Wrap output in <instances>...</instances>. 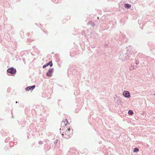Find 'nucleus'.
<instances>
[{
    "mask_svg": "<svg viewBox=\"0 0 155 155\" xmlns=\"http://www.w3.org/2000/svg\"><path fill=\"white\" fill-rule=\"evenodd\" d=\"M139 151V149L135 147L133 151L134 152H137Z\"/></svg>",
    "mask_w": 155,
    "mask_h": 155,
    "instance_id": "12",
    "label": "nucleus"
},
{
    "mask_svg": "<svg viewBox=\"0 0 155 155\" xmlns=\"http://www.w3.org/2000/svg\"><path fill=\"white\" fill-rule=\"evenodd\" d=\"M133 112L131 110H129L128 111V114L129 115H132L133 114Z\"/></svg>",
    "mask_w": 155,
    "mask_h": 155,
    "instance_id": "11",
    "label": "nucleus"
},
{
    "mask_svg": "<svg viewBox=\"0 0 155 155\" xmlns=\"http://www.w3.org/2000/svg\"><path fill=\"white\" fill-rule=\"evenodd\" d=\"M134 67L132 66L131 68H130V70L132 71L134 69Z\"/></svg>",
    "mask_w": 155,
    "mask_h": 155,
    "instance_id": "15",
    "label": "nucleus"
},
{
    "mask_svg": "<svg viewBox=\"0 0 155 155\" xmlns=\"http://www.w3.org/2000/svg\"><path fill=\"white\" fill-rule=\"evenodd\" d=\"M70 131V128L66 129V131L65 133V138L68 139L71 137L72 136V132L71 133L69 132Z\"/></svg>",
    "mask_w": 155,
    "mask_h": 155,
    "instance_id": "3",
    "label": "nucleus"
},
{
    "mask_svg": "<svg viewBox=\"0 0 155 155\" xmlns=\"http://www.w3.org/2000/svg\"><path fill=\"white\" fill-rule=\"evenodd\" d=\"M62 136H64V134H62Z\"/></svg>",
    "mask_w": 155,
    "mask_h": 155,
    "instance_id": "21",
    "label": "nucleus"
},
{
    "mask_svg": "<svg viewBox=\"0 0 155 155\" xmlns=\"http://www.w3.org/2000/svg\"><path fill=\"white\" fill-rule=\"evenodd\" d=\"M124 7L126 8L129 9L131 8V5L129 4L126 3L124 4Z\"/></svg>",
    "mask_w": 155,
    "mask_h": 155,
    "instance_id": "8",
    "label": "nucleus"
},
{
    "mask_svg": "<svg viewBox=\"0 0 155 155\" xmlns=\"http://www.w3.org/2000/svg\"><path fill=\"white\" fill-rule=\"evenodd\" d=\"M35 86L34 85L32 86H30V90L32 91L35 87Z\"/></svg>",
    "mask_w": 155,
    "mask_h": 155,
    "instance_id": "10",
    "label": "nucleus"
},
{
    "mask_svg": "<svg viewBox=\"0 0 155 155\" xmlns=\"http://www.w3.org/2000/svg\"><path fill=\"white\" fill-rule=\"evenodd\" d=\"M53 2L55 3H57L58 2L59 0H52Z\"/></svg>",
    "mask_w": 155,
    "mask_h": 155,
    "instance_id": "13",
    "label": "nucleus"
},
{
    "mask_svg": "<svg viewBox=\"0 0 155 155\" xmlns=\"http://www.w3.org/2000/svg\"><path fill=\"white\" fill-rule=\"evenodd\" d=\"M53 71L54 69L53 68H50L46 73V76L48 77H51L52 76V74Z\"/></svg>",
    "mask_w": 155,
    "mask_h": 155,
    "instance_id": "4",
    "label": "nucleus"
},
{
    "mask_svg": "<svg viewBox=\"0 0 155 155\" xmlns=\"http://www.w3.org/2000/svg\"><path fill=\"white\" fill-rule=\"evenodd\" d=\"M26 91L28 90L29 89V87H28L26 88Z\"/></svg>",
    "mask_w": 155,
    "mask_h": 155,
    "instance_id": "19",
    "label": "nucleus"
},
{
    "mask_svg": "<svg viewBox=\"0 0 155 155\" xmlns=\"http://www.w3.org/2000/svg\"><path fill=\"white\" fill-rule=\"evenodd\" d=\"M92 47V48H94V46H92V47Z\"/></svg>",
    "mask_w": 155,
    "mask_h": 155,
    "instance_id": "20",
    "label": "nucleus"
},
{
    "mask_svg": "<svg viewBox=\"0 0 155 155\" xmlns=\"http://www.w3.org/2000/svg\"><path fill=\"white\" fill-rule=\"evenodd\" d=\"M58 140H55L54 142V144H57L58 142Z\"/></svg>",
    "mask_w": 155,
    "mask_h": 155,
    "instance_id": "17",
    "label": "nucleus"
},
{
    "mask_svg": "<svg viewBox=\"0 0 155 155\" xmlns=\"http://www.w3.org/2000/svg\"><path fill=\"white\" fill-rule=\"evenodd\" d=\"M123 52H124L121 53V52H120V59L122 61L127 60L129 58V56L128 55H127L126 53L124 54Z\"/></svg>",
    "mask_w": 155,
    "mask_h": 155,
    "instance_id": "1",
    "label": "nucleus"
},
{
    "mask_svg": "<svg viewBox=\"0 0 155 155\" xmlns=\"http://www.w3.org/2000/svg\"><path fill=\"white\" fill-rule=\"evenodd\" d=\"M76 112H78L77 111V109L75 111Z\"/></svg>",
    "mask_w": 155,
    "mask_h": 155,
    "instance_id": "22",
    "label": "nucleus"
},
{
    "mask_svg": "<svg viewBox=\"0 0 155 155\" xmlns=\"http://www.w3.org/2000/svg\"><path fill=\"white\" fill-rule=\"evenodd\" d=\"M136 63V64H139V61H136V63Z\"/></svg>",
    "mask_w": 155,
    "mask_h": 155,
    "instance_id": "18",
    "label": "nucleus"
},
{
    "mask_svg": "<svg viewBox=\"0 0 155 155\" xmlns=\"http://www.w3.org/2000/svg\"><path fill=\"white\" fill-rule=\"evenodd\" d=\"M48 65H49L50 67H52L53 66V63L52 61H50L49 62L46 63L43 66V68H45L47 66H48Z\"/></svg>",
    "mask_w": 155,
    "mask_h": 155,
    "instance_id": "7",
    "label": "nucleus"
},
{
    "mask_svg": "<svg viewBox=\"0 0 155 155\" xmlns=\"http://www.w3.org/2000/svg\"><path fill=\"white\" fill-rule=\"evenodd\" d=\"M67 155H76L75 153L74 152H73L71 153H70L67 154Z\"/></svg>",
    "mask_w": 155,
    "mask_h": 155,
    "instance_id": "14",
    "label": "nucleus"
},
{
    "mask_svg": "<svg viewBox=\"0 0 155 155\" xmlns=\"http://www.w3.org/2000/svg\"><path fill=\"white\" fill-rule=\"evenodd\" d=\"M68 123V122L67 120L66 119H65L63 120V121L61 122V127H64V128L62 129V130L65 131V130H66V128H67V127H65L67 125V124Z\"/></svg>",
    "mask_w": 155,
    "mask_h": 155,
    "instance_id": "2",
    "label": "nucleus"
},
{
    "mask_svg": "<svg viewBox=\"0 0 155 155\" xmlns=\"http://www.w3.org/2000/svg\"><path fill=\"white\" fill-rule=\"evenodd\" d=\"M38 143L39 144H42L43 143V142L42 141H39Z\"/></svg>",
    "mask_w": 155,
    "mask_h": 155,
    "instance_id": "16",
    "label": "nucleus"
},
{
    "mask_svg": "<svg viewBox=\"0 0 155 155\" xmlns=\"http://www.w3.org/2000/svg\"><path fill=\"white\" fill-rule=\"evenodd\" d=\"M123 95L127 98H129L130 96L129 92L127 91H124L123 93Z\"/></svg>",
    "mask_w": 155,
    "mask_h": 155,
    "instance_id": "5",
    "label": "nucleus"
},
{
    "mask_svg": "<svg viewBox=\"0 0 155 155\" xmlns=\"http://www.w3.org/2000/svg\"><path fill=\"white\" fill-rule=\"evenodd\" d=\"M7 71L12 74H13L16 71L15 69L13 68H10L7 70Z\"/></svg>",
    "mask_w": 155,
    "mask_h": 155,
    "instance_id": "6",
    "label": "nucleus"
},
{
    "mask_svg": "<svg viewBox=\"0 0 155 155\" xmlns=\"http://www.w3.org/2000/svg\"><path fill=\"white\" fill-rule=\"evenodd\" d=\"M89 24L93 26H95V24L92 21H90L88 22Z\"/></svg>",
    "mask_w": 155,
    "mask_h": 155,
    "instance_id": "9",
    "label": "nucleus"
}]
</instances>
